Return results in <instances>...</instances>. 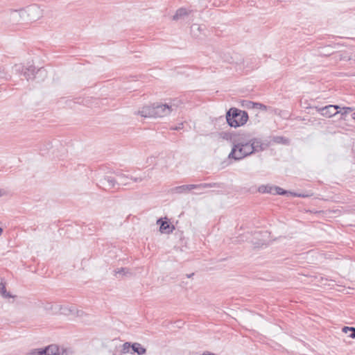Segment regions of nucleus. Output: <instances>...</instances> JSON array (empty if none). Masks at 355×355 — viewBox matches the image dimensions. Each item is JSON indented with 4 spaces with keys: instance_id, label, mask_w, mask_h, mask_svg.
<instances>
[{
    "instance_id": "dca6fc26",
    "label": "nucleus",
    "mask_w": 355,
    "mask_h": 355,
    "mask_svg": "<svg viewBox=\"0 0 355 355\" xmlns=\"http://www.w3.org/2000/svg\"><path fill=\"white\" fill-rule=\"evenodd\" d=\"M60 310L62 314H74L76 311V306L71 305L70 306H61Z\"/></svg>"
},
{
    "instance_id": "f8f14e48",
    "label": "nucleus",
    "mask_w": 355,
    "mask_h": 355,
    "mask_svg": "<svg viewBox=\"0 0 355 355\" xmlns=\"http://www.w3.org/2000/svg\"><path fill=\"white\" fill-rule=\"evenodd\" d=\"M99 178V184H102L104 187H108V189H114L116 185H120V184L117 182V181L113 177L109 175H104L102 178Z\"/></svg>"
},
{
    "instance_id": "6ab92c4d",
    "label": "nucleus",
    "mask_w": 355,
    "mask_h": 355,
    "mask_svg": "<svg viewBox=\"0 0 355 355\" xmlns=\"http://www.w3.org/2000/svg\"><path fill=\"white\" fill-rule=\"evenodd\" d=\"M275 195H281V196H291V193L292 191L285 190L278 186H276L275 188Z\"/></svg>"
},
{
    "instance_id": "f03ea898",
    "label": "nucleus",
    "mask_w": 355,
    "mask_h": 355,
    "mask_svg": "<svg viewBox=\"0 0 355 355\" xmlns=\"http://www.w3.org/2000/svg\"><path fill=\"white\" fill-rule=\"evenodd\" d=\"M172 111L171 106L161 103H154L150 105H146L138 112L143 117H164L168 115Z\"/></svg>"
},
{
    "instance_id": "7c9ffc66",
    "label": "nucleus",
    "mask_w": 355,
    "mask_h": 355,
    "mask_svg": "<svg viewBox=\"0 0 355 355\" xmlns=\"http://www.w3.org/2000/svg\"><path fill=\"white\" fill-rule=\"evenodd\" d=\"M3 231V228L0 227V236L2 234Z\"/></svg>"
},
{
    "instance_id": "0eeeda50",
    "label": "nucleus",
    "mask_w": 355,
    "mask_h": 355,
    "mask_svg": "<svg viewBox=\"0 0 355 355\" xmlns=\"http://www.w3.org/2000/svg\"><path fill=\"white\" fill-rule=\"evenodd\" d=\"M20 17L27 22H33L37 21L42 15L40 7L33 4L26 7L25 9L19 10Z\"/></svg>"
},
{
    "instance_id": "423d86ee",
    "label": "nucleus",
    "mask_w": 355,
    "mask_h": 355,
    "mask_svg": "<svg viewBox=\"0 0 355 355\" xmlns=\"http://www.w3.org/2000/svg\"><path fill=\"white\" fill-rule=\"evenodd\" d=\"M224 184L220 182H211V183H201L199 184H183L181 186L175 187L172 189L174 193H188L193 189H207V188H218L224 189Z\"/></svg>"
},
{
    "instance_id": "20e7f679",
    "label": "nucleus",
    "mask_w": 355,
    "mask_h": 355,
    "mask_svg": "<svg viewBox=\"0 0 355 355\" xmlns=\"http://www.w3.org/2000/svg\"><path fill=\"white\" fill-rule=\"evenodd\" d=\"M254 138L255 137L250 132L245 131L231 134L230 140L232 142V148L228 157H234L236 155V149L240 145L251 142Z\"/></svg>"
},
{
    "instance_id": "39448f33",
    "label": "nucleus",
    "mask_w": 355,
    "mask_h": 355,
    "mask_svg": "<svg viewBox=\"0 0 355 355\" xmlns=\"http://www.w3.org/2000/svg\"><path fill=\"white\" fill-rule=\"evenodd\" d=\"M12 73L19 76H24L27 80H34L35 78V74L38 73L45 72V69L43 67L38 69L36 71V68L34 65H30L26 67L22 64H16L12 68Z\"/></svg>"
},
{
    "instance_id": "f257e3e1",
    "label": "nucleus",
    "mask_w": 355,
    "mask_h": 355,
    "mask_svg": "<svg viewBox=\"0 0 355 355\" xmlns=\"http://www.w3.org/2000/svg\"><path fill=\"white\" fill-rule=\"evenodd\" d=\"M268 146L269 144H265L261 139L255 137L251 142L240 145L236 149V155L234 157L228 158L239 161L257 152L263 151Z\"/></svg>"
},
{
    "instance_id": "c756f323",
    "label": "nucleus",
    "mask_w": 355,
    "mask_h": 355,
    "mask_svg": "<svg viewBox=\"0 0 355 355\" xmlns=\"http://www.w3.org/2000/svg\"><path fill=\"white\" fill-rule=\"evenodd\" d=\"M193 275H194V273L193 272V273H191V274H189V275H187V277L188 278H190V277H192V276H193Z\"/></svg>"
},
{
    "instance_id": "1a4fd4ad",
    "label": "nucleus",
    "mask_w": 355,
    "mask_h": 355,
    "mask_svg": "<svg viewBox=\"0 0 355 355\" xmlns=\"http://www.w3.org/2000/svg\"><path fill=\"white\" fill-rule=\"evenodd\" d=\"M30 355H60V349L56 345H50L44 348L33 350Z\"/></svg>"
},
{
    "instance_id": "bb28decb",
    "label": "nucleus",
    "mask_w": 355,
    "mask_h": 355,
    "mask_svg": "<svg viewBox=\"0 0 355 355\" xmlns=\"http://www.w3.org/2000/svg\"><path fill=\"white\" fill-rule=\"evenodd\" d=\"M350 332L349 336L352 338H355V327H353Z\"/></svg>"
},
{
    "instance_id": "6e6552de",
    "label": "nucleus",
    "mask_w": 355,
    "mask_h": 355,
    "mask_svg": "<svg viewBox=\"0 0 355 355\" xmlns=\"http://www.w3.org/2000/svg\"><path fill=\"white\" fill-rule=\"evenodd\" d=\"M122 352L124 354L130 352L131 354L143 355L146 353V349L140 343H131L126 342L123 345Z\"/></svg>"
},
{
    "instance_id": "9b49d317",
    "label": "nucleus",
    "mask_w": 355,
    "mask_h": 355,
    "mask_svg": "<svg viewBox=\"0 0 355 355\" xmlns=\"http://www.w3.org/2000/svg\"><path fill=\"white\" fill-rule=\"evenodd\" d=\"M157 224L159 225V231L161 233L169 234L175 230L174 225L170 223L167 218H165V220H164L163 218H158Z\"/></svg>"
},
{
    "instance_id": "a211bd4d",
    "label": "nucleus",
    "mask_w": 355,
    "mask_h": 355,
    "mask_svg": "<svg viewBox=\"0 0 355 355\" xmlns=\"http://www.w3.org/2000/svg\"><path fill=\"white\" fill-rule=\"evenodd\" d=\"M338 111H340L338 112L341 114V119H345V116L350 112L353 111V108L349 107H340V109H338Z\"/></svg>"
},
{
    "instance_id": "4468645a",
    "label": "nucleus",
    "mask_w": 355,
    "mask_h": 355,
    "mask_svg": "<svg viewBox=\"0 0 355 355\" xmlns=\"http://www.w3.org/2000/svg\"><path fill=\"white\" fill-rule=\"evenodd\" d=\"M189 15V12L184 8H180L177 10L175 14L173 17V20H178Z\"/></svg>"
},
{
    "instance_id": "5701e85b",
    "label": "nucleus",
    "mask_w": 355,
    "mask_h": 355,
    "mask_svg": "<svg viewBox=\"0 0 355 355\" xmlns=\"http://www.w3.org/2000/svg\"><path fill=\"white\" fill-rule=\"evenodd\" d=\"M128 271V269L126 268H121L118 269V270H115L116 274H120L122 275H125Z\"/></svg>"
},
{
    "instance_id": "2eb2a0df",
    "label": "nucleus",
    "mask_w": 355,
    "mask_h": 355,
    "mask_svg": "<svg viewBox=\"0 0 355 355\" xmlns=\"http://www.w3.org/2000/svg\"><path fill=\"white\" fill-rule=\"evenodd\" d=\"M0 294L5 298L13 297L10 293L7 292L6 288V284L2 279H0Z\"/></svg>"
},
{
    "instance_id": "412c9836",
    "label": "nucleus",
    "mask_w": 355,
    "mask_h": 355,
    "mask_svg": "<svg viewBox=\"0 0 355 355\" xmlns=\"http://www.w3.org/2000/svg\"><path fill=\"white\" fill-rule=\"evenodd\" d=\"M241 106L247 109H254L255 106V102L248 100H243L241 101Z\"/></svg>"
},
{
    "instance_id": "ddd939ff",
    "label": "nucleus",
    "mask_w": 355,
    "mask_h": 355,
    "mask_svg": "<svg viewBox=\"0 0 355 355\" xmlns=\"http://www.w3.org/2000/svg\"><path fill=\"white\" fill-rule=\"evenodd\" d=\"M276 186L271 184H261L259 187L257 191L261 193H270L275 195V187Z\"/></svg>"
},
{
    "instance_id": "f3484780",
    "label": "nucleus",
    "mask_w": 355,
    "mask_h": 355,
    "mask_svg": "<svg viewBox=\"0 0 355 355\" xmlns=\"http://www.w3.org/2000/svg\"><path fill=\"white\" fill-rule=\"evenodd\" d=\"M113 173H114L117 177H119L121 180V182L119 183L120 184H122V185H127L128 184V182L125 181L126 179H130V177L128 175H126L123 173H122L121 171H116V172H113Z\"/></svg>"
},
{
    "instance_id": "9d476101",
    "label": "nucleus",
    "mask_w": 355,
    "mask_h": 355,
    "mask_svg": "<svg viewBox=\"0 0 355 355\" xmlns=\"http://www.w3.org/2000/svg\"><path fill=\"white\" fill-rule=\"evenodd\" d=\"M316 110L325 117H331L338 114L340 107L337 105H329L324 107H315Z\"/></svg>"
},
{
    "instance_id": "2f4dec72",
    "label": "nucleus",
    "mask_w": 355,
    "mask_h": 355,
    "mask_svg": "<svg viewBox=\"0 0 355 355\" xmlns=\"http://www.w3.org/2000/svg\"><path fill=\"white\" fill-rule=\"evenodd\" d=\"M352 116V119L355 120V112H354Z\"/></svg>"
},
{
    "instance_id": "cd10ccee",
    "label": "nucleus",
    "mask_w": 355,
    "mask_h": 355,
    "mask_svg": "<svg viewBox=\"0 0 355 355\" xmlns=\"http://www.w3.org/2000/svg\"><path fill=\"white\" fill-rule=\"evenodd\" d=\"M84 312L82 310H77L76 309L75 313L77 316H82Z\"/></svg>"
},
{
    "instance_id": "c85d7f7f",
    "label": "nucleus",
    "mask_w": 355,
    "mask_h": 355,
    "mask_svg": "<svg viewBox=\"0 0 355 355\" xmlns=\"http://www.w3.org/2000/svg\"><path fill=\"white\" fill-rule=\"evenodd\" d=\"M180 125H183V124H182V123H181ZM181 128H182V127H181V126H176V127H175V128H173L172 129H173V130H180V129H181Z\"/></svg>"
},
{
    "instance_id": "4be33fe9",
    "label": "nucleus",
    "mask_w": 355,
    "mask_h": 355,
    "mask_svg": "<svg viewBox=\"0 0 355 355\" xmlns=\"http://www.w3.org/2000/svg\"><path fill=\"white\" fill-rule=\"evenodd\" d=\"M254 108L259 109L263 111H266L268 110V107L266 105L257 102H255Z\"/></svg>"
},
{
    "instance_id": "393cba45",
    "label": "nucleus",
    "mask_w": 355,
    "mask_h": 355,
    "mask_svg": "<svg viewBox=\"0 0 355 355\" xmlns=\"http://www.w3.org/2000/svg\"><path fill=\"white\" fill-rule=\"evenodd\" d=\"M291 196H293V197H300V198H305V197L308 196L307 195L297 193H295V192L291 193Z\"/></svg>"
},
{
    "instance_id": "a878e982",
    "label": "nucleus",
    "mask_w": 355,
    "mask_h": 355,
    "mask_svg": "<svg viewBox=\"0 0 355 355\" xmlns=\"http://www.w3.org/2000/svg\"><path fill=\"white\" fill-rule=\"evenodd\" d=\"M353 327H347V326H345L343 327L342 329V331L344 333H347L348 331H351V329H352Z\"/></svg>"
},
{
    "instance_id": "7ed1b4c3",
    "label": "nucleus",
    "mask_w": 355,
    "mask_h": 355,
    "mask_svg": "<svg viewBox=\"0 0 355 355\" xmlns=\"http://www.w3.org/2000/svg\"><path fill=\"white\" fill-rule=\"evenodd\" d=\"M225 117L227 123L232 128L243 126L249 119L246 111L234 107L227 111Z\"/></svg>"
},
{
    "instance_id": "b1692460",
    "label": "nucleus",
    "mask_w": 355,
    "mask_h": 355,
    "mask_svg": "<svg viewBox=\"0 0 355 355\" xmlns=\"http://www.w3.org/2000/svg\"><path fill=\"white\" fill-rule=\"evenodd\" d=\"M130 179L132 180L135 182H139L144 180L142 177L134 178L132 176H130Z\"/></svg>"
},
{
    "instance_id": "aec40b11",
    "label": "nucleus",
    "mask_w": 355,
    "mask_h": 355,
    "mask_svg": "<svg viewBox=\"0 0 355 355\" xmlns=\"http://www.w3.org/2000/svg\"><path fill=\"white\" fill-rule=\"evenodd\" d=\"M272 141L276 144H288V139L282 136H275L272 138Z\"/></svg>"
}]
</instances>
